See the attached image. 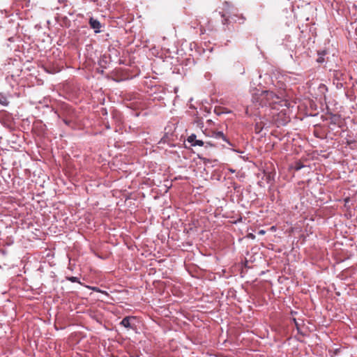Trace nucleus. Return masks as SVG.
I'll list each match as a JSON object with an SVG mask.
<instances>
[{
  "mask_svg": "<svg viewBox=\"0 0 357 357\" xmlns=\"http://www.w3.org/2000/svg\"><path fill=\"white\" fill-rule=\"evenodd\" d=\"M10 95L9 93L6 94L2 92H0V105L4 107H7L10 102L8 100V97H10Z\"/></svg>",
  "mask_w": 357,
  "mask_h": 357,
  "instance_id": "423d86ee",
  "label": "nucleus"
},
{
  "mask_svg": "<svg viewBox=\"0 0 357 357\" xmlns=\"http://www.w3.org/2000/svg\"><path fill=\"white\" fill-rule=\"evenodd\" d=\"M304 167H305V165H302L301 162H297L295 164L294 169H295V170L298 171V170L301 169L302 168H303Z\"/></svg>",
  "mask_w": 357,
  "mask_h": 357,
  "instance_id": "9d476101",
  "label": "nucleus"
},
{
  "mask_svg": "<svg viewBox=\"0 0 357 357\" xmlns=\"http://www.w3.org/2000/svg\"><path fill=\"white\" fill-rule=\"evenodd\" d=\"M86 5L92 4L95 8L100 12L109 9L111 0H83Z\"/></svg>",
  "mask_w": 357,
  "mask_h": 357,
  "instance_id": "f03ea898",
  "label": "nucleus"
},
{
  "mask_svg": "<svg viewBox=\"0 0 357 357\" xmlns=\"http://www.w3.org/2000/svg\"><path fill=\"white\" fill-rule=\"evenodd\" d=\"M225 6H229V3L227 2H225Z\"/></svg>",
  "mask_w": 357,
  "mask_h": 357,
  "instance_id": "a211bd4d",
  "label": "nucleus"
},
{
  "mask_svg": "<svg viewBox=\"0 0 357 357\" xmlns=\"http://www.w3.org/2000/svg\"><path fill=\"white\" fill-rule=\"evenodd\" d=\"M52 111H53L54 112V114H57V116H59V114H57V112L56 110H54L53 108L52 109Z\"/></svg>",
  "mask_w": 357,
  "mask_h": 357,
  "instance_id": "2eb2a0df",
  "label": "nucleus"
},
{
  "mask_svg": "<svg viewBox=\"0 0 357 357\" xmlns=\"http://www.w3.org/2000/svg\"><path fill=\"white\" fill-rule=\"evenodd\" d=\"M135 319V317H126L121 320L120 324L126 328H132L133 326L131 324L130 321Z\"/></svg>",
  "mask_w": 357,
  "mask_h": 357,
  "instance_id": "39448f33",
  "label": "nucleus"
},
{
  "mask_svg": "<svg viewBox=\"0 0 357 357\" xmlns=\"http://www.w3.org/2000/svg\"><path fill=\"white\" fill-rule=\"evenodd\" d=\"M188 142H189L192 146H204V142L201 139H197V135L195 134H191L188 136L187 139Z\"/></svg>",
  "mask_w": 357,
  "mask_h": 357,
  "instance_id": "20e7f679",
  "label": "nucleus"
},
{
  "mask_svg": "<svg viewBox=\"0 0 357 357\" xmlns=\"http://www.w3.org/2000/svg\"><path fill=\"white\" fill-rule=\"evenodd\" d=\"M66 280L73 283H80L79 279L77 277H66Z\"/></svg>",
  "mask_w": 357,
  "mask_h": 357,
  "instance_id": "6e6552de",
  "label": "nucleus"
},
{
  "mask_svg": "<svg viewBox=\"0 0 357 357\" xmlns=\"http://www.w3.org/2000/svg\"><path fill=\"white\" fill-rule=\"evenodd\" d=\"M228 170H229L231 173H234V172H235V170H234V169H231V168H229Z\"/></svg>",
  "mask_w": 357,
  "mask_h": 357,
  "instance_id": "4468645a",
  "label": "nucleus"
},
{
  "mask_svg": "<svg viewBox=\"0 0 357 357\" xmlns=\"http://www.w3.org/2000/svg\"><path fill=\"white\" fill-rule=\"evenodd\" d=\"M89 24L90 27L93 29L96 33H99L102 31V24L98 20L95 19L93 17H90Z\"/></svg>",
  "mask_w": 357,
  "mask_h": 357,
  "instance_id": "7ed1b4c3",
  "label": "nucleus"
},
{
  "mask_svg": "<svg viewBox=\"0 0 357 357\" xmlns=\"http://www.w3.org/2000/svg\"><path fill=\"white\" fill-rule=\"evenodd\" d=\"M279 96L271 91H261L252 96V102L256 106H267L279 102Z\"/></svg>",
  "mask_w": 357,
  "mask_h": 357,
  "instance_id": "f257e3e1",
  "label": "nucleus"
},
{
  "mask_svg": "<svg viewBox=\"0 0 357 357\" xmlns=\"http://www.w3.org/2000/svg\"><path fill=\"white\" fill-rule=\"evenodd\" d=\"M294 321L295 322L296 325H297V323H296V319H294Z\"/></svg>",
  "mask_w": 357,
  "mask_h": 357,
  "instance_id": "6ab92c4d",
  "label": "nucleus"
},
{
  "mask_svg": "<svg viewBox=\"0 0 357 357\" xmlns=\"http://www.w3.org/2000/svg\"><path fill=\"white\" fill-rule=\"evenodd\" d=\"M63 2H66L64 6H67V4H66L67 0H64Z\"/></svg>",
  "mask_w": 357,
  "mask_h": 357,
  "instance_id": "f3484780",
  "label": "nucleus"
},
{
  "mask_svg": "<svg viewBox=\"0 0 357 357\" xmlns=\"http://www.w3.org/2000/svg\"><path fill=\"white\" fill-rule=\"evenodd\" d=\"M317 61H318V62H321V61H322V60H321V58H319V59L317 60Z\"/></svg>",
  "mask_w": 357,
  "mask_h": 357,
  "instance_id": "dca6fc26",
  "label": "nucleus"
},
{
  "mask_svg": "<svg viewBox=\"0 0 357 357\" xmlns=\"http://www.w3.org/2000/svg\"><path fill=\"white\" fill-rule=\"evenodd\" d=\"M13 79H14V75H10V76H8V77H6V82H8V84L12 86V87H13V84H12V82H11V81H12Z\"/></svg>",
  "mask_w": 357,
  "mask_h": 357,
  "instance_id": "9b49d317",
  "label": "nucleus"
},
{
  "mask_svg": "<svg viewBox=\"0 0 357 357\" xmlns=\"http://www.w3.org/2000/svg\"><path fill=\"white\" fill-rule=\"evenodd\" d=\"M221 17L223 18L222 23H223L224 24H227V23H228V21H229V17H230V16H227V15H226V13H222L221 14Z\"/></svg>",
  "mask_w": 357,
  "mask_h": 357,
  "instance_id": "1a4fd4ad",
  "label": "nucleus"
},
{
  "mask_svg": "<svg viewBox=\"0 0 357 357\" xmlns=\"http://www.w3.org/2000/svg\"><path fill=\"white\" fill-rule=\"evenodd\" d=\"M58 1H59V2H61V0H58Z\"/></svg>",
  "mask_w": 357,
  "mask_h": 357,
  "instance_id": "aec40b11",
  "label": "nucleus"
},
{
  "mask_svg": "<svg viewBox=\"0 0 357 357\" xmlns=\"http://www.w3.org/2000/svg\"><path fill=\"white\" fill-rule=\"evenodd\" d=\"M204 143H205L204 145L206 147H213L214 146V145L212 143H211L210 142H204Z\"/></svg>",
  "mask_w": 357,
  "mask_h": 357,
  "instance_id": "f8f14e48",
  "label": "nucleus"
},
{
  "mask_svg": "<svg viewBox=\"0 0 357 357\" xmlns=\"http://www.w3.org/2000/svg\"><path fill=\"white\" fill-rule=\"evenodd\" d=\"M212 137L215 139H222L223 141L226 142L229 145L232 146V144L227 139L224 133L221 131L214 132L212 135Z\"/></svg>",
  "mask_w": 357,
  "mask_h": 357,
  "instance_id": "0eeeda50",
  "label": "nucleus"
},
{
  "mask_svg": "<svg viewBox=\"0 0 357 357\" xmlns=\"http://www.w3.org/2000/svg\"><path fill=\"white\" fill-rule=\"evenodd\" d=\"M63 121L64 122V123L66 125H68V126L70 125V121H68L66 119H63Z\"/></svg>",
  "mask_w": 357,
  "mask_h": 357,
  "instance_id": "ddd939ff",
  "label": "nucleus"
}]
</instances>
